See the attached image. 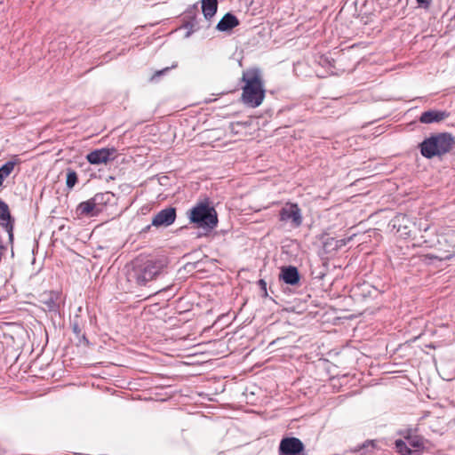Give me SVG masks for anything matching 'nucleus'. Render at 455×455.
I'll list each match as a JSON object with an SVG mask.
<instances>
[{
  "label": "nucleus",
  "instance_id": "21",
  "mask_svg": "<svg viewBox=\"0 0 455 455\" xmlns=\"http://www.w3.org/2000/svg\"><path fill=\"white\" fill-rule=\"evenodd\" d=\"M375 443L372 441H367L355 451L360 452V455H375Z\"/></svg>",
  "mask_w": 455,
  "mask_h": 455
},
{
  "label": "nucleus",
  "instance_id": "6",
  "mask_svg": "<svg viewBox=\"0 0 455 455\" xmlns=\"http://www.w3.org/2000/svg\"><path fill=\"white\" fill-rule=\"evenodd\" d=\"M304 444L297 437H284L279 444V455H305Z\"/></svg>",
  "mask_w": 455,
  "mask_h": 455
},
{
  "label": "nucleus",
  "instance_id": "2",
  "mask_svg": "<svg viewBox=\"0 0 455 455\" xmlns=\"http://www.w3.org/2000/svg\"><path fill=\"white\" fill-rule=\"evenodd\" d=\"M166 267V260L162 258L147 259L144 262L136 261L127 272L130 283L138 286H145L154 280Z\"/></svg>",
  "mask_w": 455,
  "mask_h": 455
},
{
  "label": "nucleus",
  "instance_id": "1",
  "mask_svg": "<svg viewBox=\"0 0 455 455\" xmlns=\"http://www.w3.org/2000/svg\"><path fill=\"white\" fill-rule=\"evenodd\" d=\"M243 86L242 100L250 108H257L265 99L264 81L260 69L251 68L244 70L242 76Z\"/></svg>",
  "mask_w": 455,
  "mask_h": 455
},
{
  "label": "nucleus",
  "instance_id": "7",
  "mask_svg": "<svg viewBox=\"0 0 455 455\" xmlns=\"http://www.w3.org/2000/svg\"><path fill=\"white\" fill-rule=\"evenodd\" d=\"M116 154V149L114 148H102L99 149H95L86 156V160L91 164H107L108 161L114 159V155Z\"/></svg>",
  "mask_w": 455,
  "mask_h": 455
},
{
  "label": "nucleus",
  "instance_id": "9",
  "mask_svg": "<svg viewBox=\"0 0 455 455\" xmlns=\"http://www.w3.org/2000/svg\"><path fill=\"white\" fill-rule=\"evenodd\" d=\"M76 212L80 217H95L100 213L92 198L80 203Z\"/></svg>",
  "mask_w": 455,
  "mask_h": 455
},
{
  "label": "nucleus",
  "instance_id": "27",
  "mask_svg": "<svg viewBox=\"0 0 455 455\" xmlns=\"http://www.w3.org/2000/svg\"><path fill=\"white\" fill-rule=\"evenodd\" d=\"M73 331L75 333L78 334L80 332L79 327L77 324H74Z\"/></svg>",
  "mask_w": 455,
  "mask_h": 455
},
{
  "label": "nucleus",
  "instance_id": "22",
  "mask_svg": "<svg viewBox=\"0 0 455 455\" xmlns=\"http://www.w3.org/2000/svg\"><path fill=\"white\" fill-rule=\"evenodd\" d=\"M76 182H77L76 172L73 170H68L67 172V180H66L67 187L68 188H72L76 184Z\"/></svg>",
  "mask_w": 455,
  "mask_h": 455
},
{
  "label": "nucleus",
  "instance_id": "11",
  "mask_svg": "<svg viewBox=\"0 0 455 455\" xmlns=\"http://www.w3.org/2000/svg\"><path fill=\"white\" fill-rule=\"evenodd\" d=\"M0 225L4 227L10 238H12L13 221L11 219L8 205L3 201H0Z\"/></svg>",
  "mask_w": 455,
  "mask_h": 455
},
{
  "label": "nucleus",
  "instance_id": "8",
  "mask_svg": "<svg viewBox=\"0 0 455 455\" xmlns=\"http://www.w3.org/2000/svg\"><path fill=\"white\" fill-rule=\"evenodd\" d=\"M176 220V210L173 207H167L157 212L152 219L151 225L156 228L169 227Z\"/></svg>",
  "mask_w": 455,
  "mask_h": 455
},
{
  "label": "nucleus",
  "instance_id": "16",
  "mask_svg": "<svg viewBox=\"0 0 455 455\" xmlns=\"http://www.w3.org/2000/svg\"><path fill=\"white\" fill-rule=\"evenodd\" d=\"M217 7V0H202V11L206 20H210L215 15Z\"/></svg>",
  "mask_w": 455,
  "mask_h": 455
},
{
  "label": "nucleus",
  "instance_id": "18",
  "mask_svg": "<svg viewBox=\"0 0 455 455\" xmlns=\"http://www.w3.org/2000/svg\"><path fill=\"white\" fill-rule=\"evenodd\" d=\"M405 440L408 441L410 447L414 448L415 455H419V450L424 448V439L419 435H411L408 434L404 436Z\"/></svg>",
  "mask_w": 455,
  "mask_h": 455
},
{
  "label": "nucleus",
  "instance_id": "25",
  "mask_svg": "<svg viewBox=\"0 0 455 455\" xmlns=\"http://www.w3.org/2000/svg\"><path fill=\"white\" fill-rule=\"evenodd\" d=\"M417 1V4H419V5H425L426 7H428L430 3H431V0H416Z\"/></svg>",
  "mask_w": 455,
  "mask_h": 455
},
{
  "label": "nucleus",
  "instance_id": "23",
  "mask_svg": "<svg viewBox=\"0 0 455 455\" xmlns=\"http://www.w3.org/2000/svg\"><path fill=\"white\" fill-rule=\"evenodd\" d=\"M335 238L333 237H328L324 242H323V250L326 251V252H331L332 251H334L332 249V247H334V244H335Z\"/></svg>",
  "mask_w": 455,
  "mask_h": 455
},
{
  "label": "nucleus",
  "instance_id": "28",
  "mask_svg": "<svg viewBox=\"0 0 455 455\" xmlns=\"http://www.w3.org/2000/svg\"><path fill=\"white\" fill-rule=\"evenodd\" d=\"M166 70H168V68H164V69H163V70H161V71L156 72V75H157V76H160V75L164 74Z\"/></svg>",
  "mask_w": 455,
  "mask_h": 455
},
{
  "label": "nucleus",
  "instance_id": "3",
  "mask_svg": "<svg viewBox=\"0 0 455 455\" xmlns=\"http://www.w3.org/2000/svg\"><path fill=\"white\" fill-rule=\"evenodd\" d=\"M454 144L455 139L451 133L440 132L426 138L419 143V148L422 156L431 159L435 156H442L449 153Z\"/></svg>",
  "mask_w": 455,
  "mask_h": 455
},
{
  "label": "nucleus",
  "instance_id": "12",
  "mask_svg": "<svg viewBox=\"0 0 455 455\" xmlns=\"http://www.w3.org/2000/svg\"><path fill=\"white\" fill-rule=\"evenodd\" d=\"M449 116L446 111L428 110L421 114L419 122L422 124L438 123Z\"/></svg>",
  "mask_w": 455,
  "mask_h": 455
},
{
  "label": "nucleus",
  "instance_id": "14",
  "mask_svg": "<svg viewBox=\"0 0 455 455\" xmlns=\"http://www.w3.org/2000/svg\"><path fill=\"white\" fill-rule=\"evenodd\" d=\"M113 198L114 194L111 192L98 193L93 197H92L100 212H102L105 205L111 203Z\"/></svg>",
  "mask_w": 455,
  "mask_h": 455
},
{
  "label": "nucleus",
  "instance_id": "19",
  "mask_svg": "<svg viewBox=\"0 0 455 455\" xmlns=\"http://www.w3.org/2000/svg\"><path fill=\"white\" fill-rule=\"evenodd\" d=\"M197 11V4H194L189 9H188L186 12V18H189L190 20L187 21L185 24V28H189L191 30H195L197 27L196 12Z\"/></svg>",
  "mask_w": 455,
  "mask_h": 455
},
{
  "label": "nucleus",
  "instance_id": "10",
  "mask_svg": "<svg viewBox=\"0 0 455 455\" xmlns=\"http://www.w3.org/2000/svg\"><path fill=\"white\" fill-rule=\"evenodd\" d=\"M280 279L290 285H296L299 283V273L296 267L288 266L281 269Z\"/></svg>",
  "mask_w": 455,
  "mask_h": 455
},
{
  "label": "nucleus",
  "instance_id": "13",
  "mask_svg": "<svg viewBox=\"0 0 455 455\" xmlns=\"http://www.w3.org/2000/svg\"><path fill=\"white\" fill-rule=\"evenodd\" d=\"M239 25L238 19L232 13L228 12L226 13L222 19L219 21V23L216 26V28L219 31H228L232 28L237 27Z\"/></svg>",
  "mask_w": 455,
  "mask_h": 455
},
{
  "label": "nucleus",
  "instance_id": "26",
  "mask_svg": "<svg viewBox=\"0 0 455 455\" xmlns=\"http://www.w3.org/2000/svg\"><path fill=\"white\" fill-rule=\"evenodd\" d=\"M259 285H260V287H261V288L266 291V290H267V288H266V286H267L266 282H265L264 280L260 279V280L259 281Z\"/></svg>",
  "mask_w": 455,
  "mask_h": 455
},
{
  "label": "nucleus",
  "instance_id": "15",
  "mask_svg": "<svg viewBox=\"0 0 455 455\" xmlns=\"http://www.w3.org/2000/svg\"><path fill=\"white\" fill-rule=\"evenodd\" d=\"M49 311H57L60 305V297L58 292L51 291L42 301Z\"/></svg>",
  "mask_w": 455,
  "mask_h": 455
},
{
  "label": "nucleus",
  "instance_id": "17",
  "mask_svg": "<svg viewBox=\"0 0 455 455\" xmlns=\"http://www.w3.org/2000/svg\"><path fill=\"white\" fill-rule=\"evenodd\" d=\"M20 164V160L15 156L14 160L6 162L0 167V187L4 180L12 172L16 164Z\"/></svg>",
  "mask_w": 455,
  "mask_h": 455
},
{
  "label": "nucleus",
  "instance_id": "29",
  "mask_svg": "<svg viewBox=\"0 0 455 455\" xmlns=\"http://www.w3.org/2000/svg\"><path fill=\"white\" fill-rule=\"evenodd\" d=\"M149 228H150V226H148L147 228H145L144 231H148Z\"/></svg>",
  "mask_w": 455,
  "mask_h": 455
},
{
  "label": "nucleus",
  "instance_id": "24",
  "mask_svg": "<svg viewBox=\"0 0 455 455\" xmlns=\"http://www.w3.org/2000/svg\"><path fill=\"white\" fill-rule=\"evenodd\" d=\"M352 240V236L348 237L347 239H336L335 238V244L334 247H332L333 250H339L342 246H345L349 241Z\"/></svg>",
  "mask_w": 455,
  "mask_h": 455
},
{
  "label": "nucleus",
  "instance_id": "20",
  "mask_svg": "<svg viewBox=\"0 0 455 455\" xmlns=\"http://www.w3.org/2000/svg\"><path fill=\"white\" fill-rule=\"evenodd\" d=\"M395 448L399 453L402 455H415V451L411 449L408 444V441L396 440L395 441Z\"/></svg>",
  "mask_w": 455,
  "mask_h": 455
},
{
  "label": "nucleus",
  "instance_id": "5",
  "mask_svg": "<svg viewBox=\"0 0 455 455\" xmlns=\"http://www.w3.org/2000/svg\"><path fill=\"white\" fill-rule=\"evenodd\" d=\"M279 220L289 224L292 228L300 227L303 217L299 205L290 202L284 204L279 212Z\"/></svg>",
  "mask_w": 455,
  "mask_h": 455
},
{
  "label": "nucleus",
  "instance_id": "4",
  "mask_svg": "<svg viewBox=\"0 0 455 455\" xmlns=\"http://www.w3.org/2000/svg\"><path fill=\"white\" fill-rule=\"evenodd\" d=\"M189 220L197 224L199 228L213 229L218 223L217 213L214 208L207 204L200 203L190 210Z\"/></svg>",
  "mask_w": 455,
  "mask_h": 455
}]
</instances>
